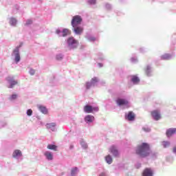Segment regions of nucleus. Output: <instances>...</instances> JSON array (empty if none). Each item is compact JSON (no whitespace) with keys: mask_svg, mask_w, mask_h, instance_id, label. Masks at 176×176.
<instances>
[{"mask_svg":"<svg viewBox=\"0 0 176 176\" xmlns=\"http://www.w3.org/2000/svg\"><path fill=\"white\" fill-rule=\"evenodd\" d=\"M136 153L140 156V157H146V156H149V155H151V146L148 143H142L138 146Z\"/></svg>","mask_w":176,"mask_h":176,"instance_id":"obj_1","label":"nucleus"},{"mask_svg":"<svg viewBox=\"0 0 176 176\" xmlns=\"http://www.w3.org/2000/svg\"><path fill=\"white\" fill-rule=\"evenodd\" d=\"M67 44L70 49H76L79 46V41L74 38V37H70L67 39Z\"/></svg>","mask_w":176,"mask_h":176,"instance_id":"obj_2","label":"nucleus"},{"mask_svg":"<svg viewBox=\"0 0 176 176\" xmlns=\"http://www.w3.org/2000/svg\"><path fill=\"white\" fill-rule=\"evenodd\" d=\"M82 21V16L79 15H76L73 16L72 19V25L73 28H75V27H78L80 24H81Z\"/></svg>","mask_w":176,"mask_h":176,"instance_id":"obj_3","label":"nucleus"},{"mask_svg":"<svg viewBox=\"0 0 176 176\" xmlns=\"http://www.w3.org/2000/svg\"><path fill=\"white\" fill-rule=\"evenodd\" d=\"M84 111L87 113H91L93 112H98V107H92L90 105H85L84 107Z\"/></svg>","mask_w":176,"mask_h":176,"instance_id":"obj_4","label":"nucleus"},{"mask_svg":"<svg viewBox=\"0 0 176 176\" xmlns=\"http://www.w3.org/2000/svg\"><path fill=\"white\" fill-rule=\"evenodd\" d=\"M151 113L154 120H160L162 119V115H160L159 110H154Z\"/></svg>","mask_w":176,"mask_h":176,"instance_id":"obj_5","label":"nucleus"},{"mask_svg":"<svg viewBox=\"0 0 176 176\" xmlns=\"http://www.w3.org/2000/svg\"><path fill=\"white\" fill-rule=\"evenodd\" d=\"M174 134H176V128H170L166 130V137H172Z\"/></svg>","mask_w":176,"mask_h":176,"instance_id":"obj_6","label":"nucleus"},{"mask_svg":"<svg viewBox=\"0 0 176 176\" xmlns=\"http://www.w3.org/2000/svg\"><path fill=\"white\" fill-rule=\"evenodd\" d=\"M142 176H153V170L149 168H146L143 171Z\"/></svg>","mask_w":176,"mask_h":176,"instance_id":"obj_7","label":"nucleus"},{"mask_svg":"<svg viewBox=\"0 0 176 176\" xmlns=\"http://www.w3.org/2000/svg\"><path fill=\"white\" fill-rule=\"evenodd\" d=\"M7 80L9 82L10 85V87H8V89H13V87H14V86L17 85V81L10 78V77H8Z\"/></svg>","mask_w":176,"mask_h":176,"instance_id":"obj_8","label":"nucleus"},{"mask_svg":"<svg viewBox=\"0 0 176 176\" xmlns=\"http://www.w3.org/2000/svg\"><path fill=\"white\" fill-rule=\"evenodd\" d=\"M109 152L113 155V156H119V151H118V148L115 146H112L109 148Z\"/></svg>","mask_w":176,"mask_h":176,"instance_id":"obj_9","label":"nucleus"},{"mask_svg":"<svg viewBox=\"0 0 176 176\" xmlns=\"http://www.w3.org/2000/svg\"><path fill=\"white\" fill-rule=\"evenodd\" d=\"M116 102L118 104V105H127V104H129V101H127L126 99H121V98H118L116 100Z\"/></svg>","mask_w":176,"mask_h":176,"instance_id":"obj_10","label":"nucleus"},{"mask_svg":"<svg viewBox=\"0 0 176 176\" xmlns=\"http://www.w3.org/2000/svg\"><path fill=\"white\" fill-rule=\"evenodd\" d=\"M20 47H17L14 50V53L15 54V61L16 63H19L20 61V54H19V48Z\"/></svg>","mask_w":176,"mask_h":176,"instance_id":"obj_11","label":"nucleus"},{"mask_svg":"<svg viewBox=\"0 0 176 176\" xmlns=\"http://www.w3.org/2000/svg\"><path fill=\"white\" fill-rule=\"evenodd\" d=\"M127 119L130 122H132L134 120V119H135V114H134L133 111H129L127 114Z\"/></svg>","mask_w":176,"mask_h":176,"instance_id":"obj_12","label":"nucleus"},{"mask_svg":"<svg viewBox=\"0 0 176 176\" xmlns=\"http://www.w3.org/2000/svg\"><path fill=\"white\" fill-rule=\"evenodd\" d=\"M74 31L76 34L80 35L83 32V28L82 27H75L74 28Z\"/></svg>","mask_w":176,"mask_h":176,"instance_id":"obj_13","label":"nucleus"},{"mask_svg":"<svg viewBox=\"0 0 176 176\" xmlns=\"http://www.w3.org/2000/svg\"><path fill=\"white\" fill-rule=\"evenodd\" d=\"M38 108L39 109V111H41V112H42V113H44V115L47 114V109L42 105H38Z\"/></svg>","mask_w":176,"mask_h":176,"instance_id":"obj_14","label":"nucleus"},{"mask_svg":"<svg viewBox=\"0 0 176 176\" xmlns=\"http://www.w3.org/2000/svg\"><path fill=\"white\" fill-rule=\"evenodd\" d=\"M44 155L45 156L47 160H52L53 159V154L50 153V151H45L44 153Z\"/></svg>","mask_w":176,"mask_h":176,"instance_id":"obj_15","label":"nucleus"},{"mask_svg":"<svg viewBox=\"0 0 176 176\" xmlns=\"http://www.w3.org/2000/svg\"><path fill=\"white\" fill-rule=\"evenodd\" d=\"M85 120L89 123H91L94 120V116L88 115L85 117Z\"/></svg>","mask_w":176,"mask_h":176,"instance_id":"obj_16","label":"nucleus"},{"mask_svg":"<svg viewBox=\"0 0 176 176\" xmlns=\"http://www.w3.org/2000/svg\"><path fill=\"white\" fill-rule=\"evenodd\" d=\"M131 82L135 85H137V83H140V78L137 76H132Z\"/></svg>","mask_w":176,"mask_h":176,"instance_id":"obj_17","label":"nucleus"},{"mask_svg":"<svg viewBox=\"0 0 176 176\" xmlns=\"http://www.w3.org/2000/svg\"><path fill=\"white\" fill-rule=\"evenodd\" d=\"M54 127H56V122L47 124V129H51L52 131H54Z\"/></svg>","mask_w":176,"mask_h":176,"instance_id":"obj_18","label":"nucleus"},{"mask_svg":"<svg viewBox=\"0 0 176 176\" xmlns=\"http://www.w3.org/2000/svg\"><path fill=\"white\" fill-rule=\"evenodd\" d=\"M13 157L21 156V151L20 150H15L12 154Z\"/></svg>","mask_w":176,"mask_h":176,"instance_id":"obj_19","label":"nucleus"},{"mask_svg":"<svg viewBox=\"0 0 176 176\" xmlns=\"http://www.w3.org/2000/svg\"><path fill=\"white\" fill-rule=\"evenodd\" d=\"M62 34V36H67V35H69L71 34V31L68 29H63Z\"/></svg>","mask_w":176,"mask_h":176,"instance_id":"obj_20","label":"nucleus"},{"mask_svg":"<svg viewBox=\"0 0 176 176\" xmlns=\"http://www.w3.org/2000/svg\"><path fill=\"white\" fill-rule=\"evenodd\" d=\"M47 148V149H50L51 151H57V146L54 144H48Z\"/></svg>","mask_w":176,"mask_h":176,"instance_id":"obj_21","label":"nucleus"},{"mask_svg":"<svg viewBox=\"0 0 176 176\" xmlns=\"http://www.w3.org/2000/svg\"><path fill=\"white\" fill-rule=\"evenodd\" d=\"M171 57V55L169 54H165L162 56V60H170V58Z\"/></svg>","mask_w":176,"mask_h":176,"instance_id":"obj_22","label":"nucleus"},{"mask_svg":"<svg viewBox=\"0 0 176 176\" xmlns=\"http://www.w3.org/2000/svg\"><path fill=\"white\" fill-rule=\"evenodd\" d=\"M105 160H106L107 163H108V164H111L113 162L112 157H111V155H107L105 157Z\"/></svg>","mask_w":176,"mask_h":176,"instance_id":"obj_23","label":"nucleus"},{"mask_svg":"<svg viewBox=\"0 0 176 176\" xmlns=\"http://www.w3.org/2000/svg\"><path fill=\"white\" fill-rule=\"evenodd\" d=\"M78 174V168H74L72 169L71 175L76 176Z\"/></svg>","mask_w":176,"mask_h":176,"instance_id":"obj_24","label":"nucleus"},{"mask_svg":"<svg viewBox=\"0 0 176 176\" xmlns=\"http://www.w3.org/2000/svg\"><path fill=\"white\" fill-rule=\"evenodd\" d=\"M16 23H17V21L16 20V19L11 18L10 19V24H11V25H16Z\"/></svg>","mask_w":176,"mask_h":176,"instance_id":"obj_25","label":"nucleus"},{"mask_svg":"<svg viewBox=\"0 0 176 176\" xmlns=\"http://www.w3.org/2000/svg\"><path fill=\"white\" fill-rule=\"evenodd\" d=\"M145 72H146L147 76H149V74H151V67L147 66L145 69Z\"/></svg>","mask_w":176,"mask_h":176,"instance_id":"obj_26","label":"nucleus"},{"mask_svg":"<svg viewBox=\"0 0 176 176\" xmlns=\"http://www.w3.org/2000/svg\"><path fill=\"white\" fill-rule=\"evenodd\" d=\"M17 98V94H12L9 100L10 101H13V100H16Z\"/></svg>","mask_w":176,"mask_h":176,"instance_id":"obj_27","label":"nucleus"},{"mask_svg":"<svg viewBox=\"0 0 176 176\" xmlns=\"http://www.w3.org/2000/svg\"><path fill=\"white\" fill-rule=\"evenodd\" d=\"M162 145H163L164 148H167V147L170 146V142H163Z\"/></svg>","mask_w":176,"mask_h":176,"instance_id":"obj_28","label":"nucleus"},{"mask_svg":"<svg viewBox=\"0 0 176 176\" xmlns=\"http://www.w3.org/2000/svg\"><path fill=\"white\" fill-rule=\"evenodd\" d=\"M97 82H98V78H97V77H94L91 80V82L93 83L94 85L95 83H97Z\"/></svg>","mask_w":176,"mask_h":176,"instance_id":"obj_29","label":"nucleus"},{"mask_svg":"<svg viewBox=\"0 0 176 176\" xmlns=\"http://www.w3.org/2000/svg\"><path fill=\"white\" fill-rule=\"evenodd\" d=\"M93 83L91 82H86V88L87 89H90L91 87V86H93Z\"/></svg>","mask_w":176,"mask_h":176,"instance_id":"obj_30","label":"nucleus"},{"mask_svg":"<svg viewBox=\"0 0 176 176\" xmlns=\"http://www.w3.org/2000/svg\"><path fill=\"white\" fill-rule=\"evenodd\" d=\"M27 115H28V116H32V109H28L27 111Z\"/></svg>","mask_w":176,"mask_h":176,"instance_id":"obj_31","label":"nucleus"},{"mask_svg":"<svg viewBox=\"0 0 176 176\" xmlns=\"http://www.w3.org/2000/svg\"><path fill=\"white\" fill-rule=\"evenodd\" d=\"M88 2L90 5H94V3H96V0H89Z\"/></svg>","mask_w":176,"mask_h":176,"instance_id":"obj_32","label":"nucleus"},{"mask_svg":"<svg viewBox=\"0 0 176 176\" xmlns=\"http://www.w3.org/2000/svg\"><path fill=\"white\" fill-rule=\"evenodd\" d=\"M30 75H35V71L34 69H30Z\"/></svg>","mask_w":176,"mask_h":176,"instance_id":"obj_33","label":"nucleus"},{"mask_svg":"<svg viewBox=\"0 0 176 176\" xmlns=\"http://www.w3.org/2000/svg\"><path fill=\"white\" fill-rule=\"evenodd\" d=\"M30 24H32V21L28 20V21L26 22V25H30Z\"/></svg>","mask_w":176,"mask_h":176,"instance_id":"obj_34","label":"nucleus"},{"mask_svg":"<svg viewBox=\"0 0 176 176\" xmlns=\"http://www.w3.org/2000/svg\"><path fill=\"white\" fill-rule=\"evenodd\" d=\"M56 58H57V60H62L63 59V56H61L60 55H58L56 56Z\"/></svg>","mask_w":176,"mask_h":176,"instance_id":"obj_35","label":"nucleus"},{"mask_svg":"<svg viewBox=\"0 0 176 176\" xmlns=\"http://www.w3.org/2000/svg\"><path fill=\"white\" fill-rule=\"evenodd\" d=\"M56 33L58 34V35H60L61 31H60V30H56Z\"/></svg>","mask_w":176,"mask_h":176,"instance_id":"obj_36","label":"nucleus"},{"mask_svg":"<svg viewBox=\"0 0 176 176\" xmlns=\"http://www.w3.org/2000/svg\"><path fill=\"white\" fill-rule=\"evenodd\" d=\"M89 41H92L93 42H94V41H96V38L91 37V38H89Z\"/></svg>","mask_w":176,"mask_h":176,"instance_id":"obj_37","label":"nucleus"},{"mask_svg":"<svg viewBox=\"0 0 176 176\" xmlns=\"http://www.w3.org/2000/svg\"><path fill=\"white\" fill-rule=\"evenodd\" d=\"M173 153H176V147H174L173 148Z\"/></svg>","mask_w":176,"mask_h":176,"instance_id":"obj_38","label":"nucleus"},{"mask_svg":"<svg viewBox=\"0 0 176 176\" xmlns=\"http://www.w3.org/2000/svg\"><path fill=\"white\" fill-rule=\"evenodd\" d=\"M84 148L86 149V148H87V144H85Z\"/></svg>","mask_w":176,"mask_h":176,"instance_id":"obj_39","label":"nucleus"},{"mask_svg":"<svg viewBox=\"0 0 176 176\" xmlns=\"http://www.w3.org/2000/svg\"><path fill=\"white\" fill-rule=\"evenodd\" d=\"M143 130H144V131H146V129L145 128H144Z\"/></svg>","mask_w":176,"mask_h":176,"instance_id":"obj_40","label":"nucleus"},{"mask_svg":"<svg viewBox=\"0 0 176 176\" xmlns=\"http://www.w3.org/2000/svg\"><path fill=\"white\" fill-rule=\"evenodd\" d=\"M146 131H149V129H148Z\"/></svg>","mask_w":176,"mask_h":176,"instance_id":"obj_41","label":"nucleus"}]
</instances>
